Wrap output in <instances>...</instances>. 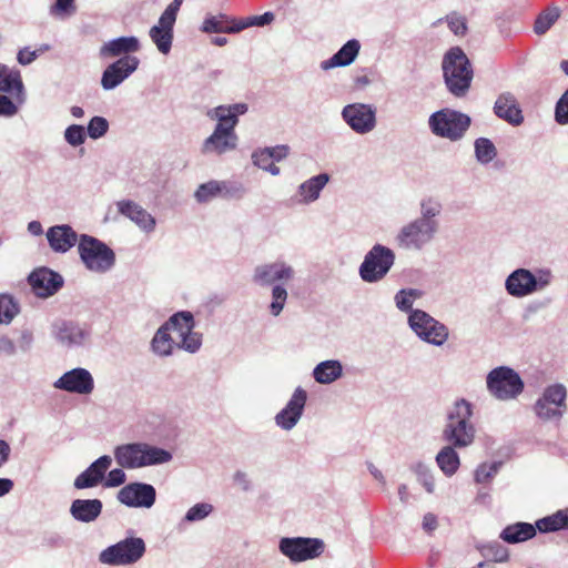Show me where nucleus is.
Returning a JSON list of instances; mask_svg holds the SVG:
<instances>
[{"instance_id": "nucleus-1", "label": "nucleus", "mask_w": 568, "mask_h": 568, "mask_svg": "<svg viewBox=\"0 0 568 568\" xmlns=\"http://www.w3.org/2000/svg\"><path fill=\"white\" fill-rule=\"evenodd\" d=\"M248 111L246 103L221 104L211 108L205 115L216 121L213 132L203 141L201 153L204 155H222L233 151L237 146L239 138L235 128L239 116Z\"/></svg>"}, {"instance_id": "nucleus-2", "label": "nucleus", "mask_w": 568, "mask_h": 568, "mask_svg": "<svg viewBox=\"0 0 568 568\" xmlns=\"http://www.w3.org/2000/svg\"><path fill=\"white\" fill-rule=\"evenodd\" d=\"M470 402L459 398L446 408L442 439L457 448H467L475 443L477 429L471 418Z\"/></svg>"}, {"instance_id": "nucleus-3", "label": "nucleus", "mask_w": 568, "mask_h": 568, "mask_svg": "<svg viewBox=\"0 0 568 568\" xmlns=\"http://www.w3.org/2000/svg\"><path fill=\"white\" fill-rule=\"evenodd\" d=\"M442 70L445 85L456 98L465 97L471 85V63L459 47L450 48L443 57Z\"/></svg>"}, {"instance_id": "nucleus-4", "label": "nucleus", "mask_w": 568, "mask_h": 568, "mask_svg": "<svg viewBox=\"0 0 568 568\" xmlns=\"http://www.w3.org/2000/svg\"><path fill=\"white\" fill-rule=\"evenodd\" d=\"M114 458L124 469H139L170 463L173 456L164 448L136 442L116 446Z\"/></svg>"}, {"instance_id": "nucleus-5", "label": "nucleus", "mask_w": 568, "mask_h": 568, "mask_svg": "<svg viewBox=\"0 0 568 568\" xmlns=\"http://www.w3.org/2000/svg\"><path fill=\"white\" fill-rule=\"evenodd\" d=\"M555 276L550 268L537 267L529 270L518 267L509 273L505 280V290L515 298H523L538 292H544L554 282Z\"/></svg>"}, {"instance_id": "nucleus-6", "label": "nucleus", "mask_w": 568, "mask_h": 568, "mask_svg": "<svg viewBox=\"0 0 568 568\" xmlns=\"http://www.w3.org/2000/svg\"><path fill=\"white\" fill-rule=\"evenodd\" d=\"M78 253L85 270L94 274H105L115 265L114 251L101 240L89 234L80 235Z\"/></svg>"}, {"instance_id": "nucleus-7", "label": "nucleus", "mask_w": 568, "mask_h": 568, "mask_svg": "<svg viewBox=\"0 0 568 568\" xmlns=\"http://www.w3.org/2000/svg\"><path fill=\"white\" fill-rule=\"evenodd\" d=\"M395 252L383 244H374L358 267L361 280L368 284L383 281L395 264Z\"/></svg>"}, {"instance_id": "nucleus-8", "label": "nucleus", "mask_w": 568, "mask_h": 568, "mask_svg": "<svg viewBox=\"0 0 568 568\" xmlns=\"http://www.w3.org/2000/svg\"><path fill=\"white\" fill-rule=\"evenodd\" d=\"M471 123L470 118L453 109H442L430 114L428 125L438 138L456 142L464 138Z\"/></svg>"}, {"instance_id": "nucleus-9", "label": "nucleus", "mask_w": 568, "mask_h": 568, "mask_svg": "<svg viewBox=\"0 0 568 568\" xmlns=\"http://www.w3.org/2000/svg\"><path fill=\"white\" fill-rule=\"evenodd\" d=\"M538 419L558 423L567 412V388L564 384L555 383L542 390L532 406Z\"/></svg>"}, {"instance_id": "nucleus-10", "label": "nucleus", "mask_w": 568, "mask_h": 568, "mask_svg": "<svg viewBox=\"0 0 568 568\" xmlns=\"http://www.w3.org/2000/svg\"><path fill=\"white\" fill-rule=\"evenodd\" d=\"M486 385L488 392L499 400L515 399L525 388L519 374L508 366L491 369L486 377Z\"/></svg>"}, {"instance_id": "nucleus-11", "label": "nucleus", "mask_w": 568, "mask_h": 568, "mask_svg": "<svg viewBox=\"0 0 568 568\" xmlns=\"http://www.w3.org/2000/svg\"><path fill=\"white\" fill-rule=\"evenodd\" d=\"M145 554V542L140 537H129L103 549L99 561L109 566H128L138 562Z\"/></svg>"}, {"instance_id": "nucleus-12", "label": "nucleus", "mask_w": 568, "mask_h": 568, "mask_svg": "<svg viewBox=\"0 0 568 568\" xmlns=\"http://www.w3.org/2000/svg\"><path fill=\"white\" fill-rule=\"evenodd\" d=\"M438 231L436 225H430L416 217L399 229L395 242L400 248L422 251L434 241Z\"/></svg>"}, {"instance_id": "nucleus-13", "label": "nucleus", "mask_w": 568, "mask_h": 568, "mask_svg": "<svg viewBox=\"0 0 568 568\" xmlns=\"http://www.w3.org/2000/svg\"><path fill=\"white\" fill-rule=\"evenodd\" d=\"M169 329L176 334V347L194 354L202 346V334L194 332V316L189 311L173 314L166 322Z\"/></svg>"}, {"instance_id": "nucleus-14", "label": "nucleus", "mask_w": 568, "mask_h": 568, "mask_svg": "<svg viewBox=\"0 0 568 568\" xmlns=\"http://www.w3.org/2000/svg\"><path fill=\"white\" fill-rule=\"evenodd\" d=\"M408 325L422 341L434 346L444 345L449 336L448 328L443 323L422 310L412 311Z\"/></svg>"}, {"instance_id": "nucleus-15", "label": "nucleus", "mask_w": 568, "mask_h": 568, "mask_svg": "<svg viewBox=\"0 0 568 568\" xmlns=\"http://www.w3.org/2000/svg\"><path fill=\"white\" fill-rule=\"evenodd\" d=\"M183 0H172L160 16L158 23L150 31L149 37L162 54L171 51L173 43V29Z\"/></svg>"}, {"instance_id": "nucleus-16", "label": "nucleus", "mask_w": 568, "mask_h": 568, "mask_svg": "<svg viewBox=\"0 0 568 568\" xmlns=\"http://www.w3.org/2000/svg\"><path fill=\"white\" fill-rule=\"evenodd\" d=\"M295 268L283 260L263 263L254 267L252 282L258 286H271L286 284L295 280Z\"/></svg>"}, {"instance_id": "nucleus-17", "label": "nucleus", "mask_w": 568, "mask_h": 568, "mask_svg": "<svg viewBox=\"0 0 568 568\" xmlns=\"http://www.w3.org/2000/svg\"><path fill=\"white\" fill-rule=\"evenodd\" d=\"M51 335L62 347L78 348L85 345L91 336V331L85 324L58 320L51 326Z\"/></svg>"}, {"instance_id": "nucleus-18", "label": "nucleus", "mask_w": 568, "mask_h": 568, "mask_svg": "<svg viewBox=\"0 0 568 568\" xmlns=\"http://www.w3.org/2000/svg\"><path fill=\"white\" fill-rule=\"evenodd\" d=\"M343 121L357 134L372 132L377 124L376 108L367 103L346 104L341 112Z\"/></svg>"}, {"instance_id": "nucleus-19", "label": "nucleus", "mask_w": 568, "mask_h": 568, "mask_svg": "<svg viewBox=\"0 0 568 568\" xmlns=\"http://www.w3.org/2000/svg\"><path fill=\"white\" fill-rule=\"evenodd\" d=\"M278 548L291 561L300 562L318 557L324 550V542L317 538L284 537Z\"/></svg>"}, {"instance_id": "nucleus-20", "label": "nucleus", "mask_w": 568, "mask_h": 568, "mask_svg": "<svg viewBox=\"0 0 568 568\" xmlns=\"http://www.w3.org/2000/svg\"><path fill=\"white\" fill-rule=\"evenodd\" d=\"M116 498L126 507L150 509L155 504L156 490L151 484L134 481L123 486Z\"/></svg>"}, {"instance_id": "nucleus-21", "label": "nucleus", "mask_w": 568, "mask_h": 568, "mask_svg": "<svg viewBox=\"0 0 568 568\" xmlns=\"http://www.w3.org/2000/svg\"><path fill=\"white\" fill-rule=\"evenodd\" d=\"M307 402V392L298 386L294 389L288 402L275 415V425L282 430H292L301 420Z\"/></svg>"}, {"instance_id": "nucleus-22", "label": "nucleus", "mask_w": 568, "mask_h": 568, "mask_svg": "<svg viewBox=\"0 0 568 568\" xmlns=\"http://www.w3.org/2000/svg\"><path fill=\"white\" fill-rule=\"evenodd\" d=\"M139 64L140 60L135 55L119 58L102 72L101 87L106 91L115 89L138 70Z\"/></svg>"}, {"instance_id": "nucleus-23", "label": "nucleus", "mask_w": 568, "mask_h": 568, "mask_svg": "<svg viewBox=\"0 0 568 568\" xmlns=\"http://www.w3.org/2000/svg\"><path fill=\"white\" fill-rule=\"evenodd\" d=\"M53 387L72 394L89 395L94 389V379L88 369L77 367L62 374L53 383Z\"/></svg>"}, {"instance_id": "nucleus-24", "label": "nucleus", "mask_w": 568, "mask_h": 568, "mask_svg": "<svg viewBox=\"0 0 568 568\" xmlns=\"http://www.w3.org/2000/svg\"><path fill=\"white\" fill-rule=\"evenodd\" d=\"M28 281L33 293L42 298L55 294L63 286L64 282L59 273L48 267L37 268L29 275Z\"/></svg>"}, {"instance_id": "nucleus-25", "label": "nucleus", "mask_w": 568, "mask_h": 568, "mask_svg": "<svg viewBox=\"0 0 568 568\" xmlns=\"http://www.w3.org/2000/svg\"><path fill=\"white\" fill-rule=\"evenodd\" d=\"M50 248L54 253L64 254L75 244H79L80 235L69 224H58L48 229L45 233Z\"/></svg>"}, {"instance_id": "nucleus-26", "label": "nucleus", "mask_w": 568, "mask_h": 568, "mask_svg": "<svg viewBox=\"0 0 568 568\" xmlns=\"http://www.w3.org/2000/svg\"><path fill=\"white\" fill-rule=\"evenodd\" d=\"M328 182L329 175L327 173L314 175L298 185L292 200L300 205H310L320 199L321 192Z\"/></svg>"}, {"instance_id": "nucleus-27", "label": "nucleus", "mask_w": 568, "mask_h": 568, "mask_svg": "<svg viewBox=\"0 0 568 568\" xmlns=\"http://www.w3.org/2000/svg\"><path fill=\"white\" fill-rule=\"evenodd\" d=\"M112 465V458L109 455H103L94 460L84 471L77 476L74 479V487L77 489H85L98 486L105 476L106 470Z\"/></svg>"}, {"instance_id": "nucleus-28", "label": "nucleus", "mask_w": 568, "mask_h": 568, "mask_svg": "<svg viewBox=\"0 0 568 568\" xmlns=\"http://www.w3.org/2000/svg\"><path fill=\"white\" fill-rule=\"evenodd\" d=\"M141 50L139 38L134 36L119 37L104 42L99 50L103 59L132 55Z\"/></svg>"}, {"instance_id": "nucleus-29", "label": "nucleus", "mask_w": 568, "mask_h": 568, "mask_svg": "<svg viewBox=\"0 0 568 568\" xmlns=\"http://www.w3.org/2000/svg\"><path fill=\"white\" fill-rule=\"evenodd\" d=\"M494 112L498 118L514 125H519L524 121L517 99L510 92H503L498 95Z\"/></svg>"}, {"instance_id": "nucleus-30", "label": "nucleus", "mask_w": 568, "mask_h": 568, "mask_svg": "<svg viewBox=\"0 0 568 568\" xmlns=\"http://www.w3.org/2000/svg\"><path fill=\"white\" fill-rule=\"evenodd\" d=\"M118 210L121 214L134 222L142 231L151 233L154 231L155 219L141 205L132 201L118 202Z\"/></svg>"}, {"instance_id": "nucleus-31", "label": "nucleus", "mask_w": 568, "mask_h": 568, "mask_svg": "<svg viewBox=\"0 0 568 568\" xmlns=\"http://www.w3.org/2000/svg\"><path fill=\"white\" fill-rule=\"evenodd\" d=\"M103 504L100 499H74L70 505V515L75 521L90 524L102 514Z\"/></svg>"}, {"instance_id": "nucleus-32", "label": "nucleus", "mask_w": 568, "mask_h": 568, "mask_svg": "<svg viewBox=\"0 0 568 568\" xmlns=\"http://www.w3.org/2000/svg\"><path fill=\"white\" fill-rule=\"evenodd\" d=\"M0 92L10 94L18 104L24 102L23 83L19 71L0 64Z\"/></svg>"}, {"instance_id": "nucleus-33", "label": "nucleus", "mask_w": 568, "mask_h": 568, "mask_svg": "<svg viewBox=\"0 0 568 568\" xmlns=\"http://www.w3.org/2000/svg\"><path fill=\"white\" fill-rule=\"evenodd\" d=\"M359 49L361 43L358 40H348L333 57L321 62V69L327 71L333 68L349 65L357 58Z\"/></svg>"}, {"instance_id": "nucleus-34", "label": "nucleus", "mask_w": 568, "mask_h": 568, "mask_svg": "<svg viewBox=\"0 0 568 568\" xmlns=\"http://www.w3.org/2000/svg\"><path fill=\"white\" fill-rule=\"evenodd\" d=\"M314 381L322 385H329L343 376V364L338 359L320 362L312 372Z\"/></svg>"}, {"instance_id": "nucleus-35", "label": "nucleus", "mask_w": 568, "mask_h": 568, "mask_svg": "<svg viewBox=\"0 0 568 568\" xmlns=\"http://www.w3.org/2000/svg\"><path fill=\"white\" fill-rule=\"evenodd\" d=\"M536 524L529 523H515L506 526L499 534V538L507 544H518L529 540L536 536Z\"/></svg>"}, {"instance_id": "nucleus-36", "label": "nucleus", "mask_w": 568, "mask_h": 568, "mask_svg": "<svg viewBox=\"0 0 568 568\" xmlns=\"http://www.w3.org/2000/svg\"><path fill=\"white\" fill-rule=\"evenodd\" d=\"M458 449L453 444H447L437 453L435 460L442 473L447 476H454L460 467Z\"/></svg>"}, {"instance_id": "nucleus-37", "label": "nucleus", "mask_w": 568, "mask_h": 568, "mask_svg": "<svg viewBox=\"0 0 568 568\" xmlns=\"http://www.w3.org/2000/svg\"><path fill=\"white\" fill-rule=\"evenodd\" d=\"M174 347H176V341L171 336V331L164 323L158 328L151 341V351L160 357H166L172 355Z\"/></svg>"}, {"instance_id": "nucleus-38", "label": "nucleus", "mask_w": 568, "mask_h": 568, "mask_svg": "<svg viewBox=\"0 0 568 568\" xmlns=\"http://www.w3.org/2000/svg\"><path fill=\"white\" fill-rule=\"evenodd\" d=\"M443 205L440 201L433 196H425L419 202L420 215L417 217L430 225L439 229L438 217L442 214Z\"/></svg>"}, {"instance_id": "nucleus-39", "label": "nucleus", "mask_w": 568, "mask_h": 568, "mask_svg": "<svg viewBox=\"0 0 568 568\" xmlns=\"http://www.w3.org/2000/svg\"><path fill=\"white\" fill-rule=\"evenodd\" d=\"M536 527L540 532H552L561 529H568V508L538 519Z\"/></svg>"}, {"instance_id": "nucleus-40", "label": "nucleus", "mask_w": 568, "mask_h": 568, "mask_svg": "<svg viewBox=\"0 0 568 568\" xmlns=\"http://www.w3.org/2000/svg\"><path fill=\"white\" fill-rule=\"evenodd\" d=\"M225 189V182L220 181H209L206 183L201 184L195 193L194 197L199 203H206L211 200L215 199L219 195H222Z\"/></svg>"}, {"instance_id": "nucleus-41", "label": "nucleus", "mask_w": 568, "mask_h": 568, "mask_svg": "<svg viewBox=\"0 0 568 568\" xmlns=\"http://www.w3.org/2000/svg\"><path fill=\"white\" fill-rule=\"evenodd\" d=\"M560 11L556 7L547 8L536 18L534 23V31L536 34H545L558 20Z\"/></svg>"}, {"instance_id": "nucleus-42", "label": "nucleus", "mask_w": 568, "mask_h": 568, "mask_svg": "<svg viewBox=\"0 0 568 568\" xmlns=\"http://www.w3.org/2000/svg\"><path fill=\"white\" fill-rule=\"evenodd\" d=\"M481 556L495 562H505L509 558L508 549L498 541H490L477 547Z\"/></svg>"}, {"instance_id": "nucleus-43", "label": "nucleus", "mask_w": 568, "mask_h": 568, "mask_svg": "<svg viewBox=\"0 0 568 568\" xmlns=\"http://www.w3.org/2000/svg\"><path fill=\"white\" fill-rule=\"evenodd\" d=\"M474 146H475L476 160L480 164H488L497 155V150H496L494 143L487 138H478L475 141Z\"/></svg>"}, {"instance_id": "nucleus-44", "label": "nucleus", "mask_w": 568, "mask_h": 568, "mask_svg": "<svg viewBox=\"0 0 568 568\" xmlns=\"http://www.w3.org/2000/svg\"><path fill=\"white\" fill-rule=\"evenodd\" d=\"M423 295L422 291L417 288H404L398 291L395 294L394 301L396 304V307L402 312H409L412 313L413 304L416 300L420 298Z\"/></svg>"}, {"instance_id": "nucleus-45", "label": "nucleus", "mask_w": 568, "mask_h": 568, "mask_svg": "<svg viewBox=\"0 0 568 568\" xmlns=\"http://www.w3.org/2000/svg\"><path fill=\"white\" fill-rule=\"evenodd\" d=\"M271 297L272 301L268 305V311L271 315L277 317L285 307L288 297L287 290L282 284H276L272 287Z\"/></svg>"}, {"instance_id": "nucleus-46", "label": "nucleus", "mask_w": 568, "mask_h": 568, "mask_svg": "<svg viewBox=\"0 0 568 568\" xmlns=\"http://www.w3.org/2000/svg\"><path fill=\"white\" fill-rule=\"evenodd\" d=\"M412 470L417 476V480L423 485L425 490L429 494L435 490V477L428 465L425 463L418 462L412 466Z\"/></svg>"}, {"instance_id": "nucleus-47", "label": "nucleus", "mask_w": 568, "mask_h": 568, "mask_svg": "<svg viewBox=\"0 0 568 568\" xmlns=\"http://www.w3.org/2000/svg\"><path fill=\"white\" fill-rule=\"evenodd\" d=\"M229 17L225 14L207 16L201 27L204 33H227Z\"/></svg>"}, {"instance_id": "nucleus-48", "label": "nucleus", "mask_w": 568, "mask_h": 568, "mask_svg": "<svg viewBox=\"0 0 568 568\" xmlns=\"http://www.w3.org/2000/svg\"><path fill=\"white\" fill-rule=\"evenodd\" d=\"M501 465V462L483 463L478 465L474 474L475 481L477 484L490 481L498 474Z\"/></svg>"}, {"instance_id": "nucleus-49", "label": "nucleus", "mask_w": 568, "mask_h": 568, "mask_svg": "<svg viewBox=\"0 0 568 568\" xmlns=\"http://www.w3.org/2000/svg\"><path fill=\"white\" fill-rule=\"evenodd\" d=\"M19 308L14 300L7 294L0 295V324H10Z\"/></svg>"}, {"instance_id": "nucleus-50", "label": "nucleus", "mask_w": 568, "mask_h": 568, "mask_svg": "<svg viewBox=\"0 0 568 568\" xmlns=\"http://www.w3.org/2000/svg\"><path fill=\"white\" fill-rule=\"evenodd\" d=\"M213 505L210 503H197L187 509L183 517L185 523H196L204 520L213 511Z\"/></svg>"}, {"instance_id": "nucleus-51", "label": "nucleus", "mask_w": 568, "mask_h": 568, "mask_svg": "<svg viewBox=\"0 0 568 568\" xmlns=\"http://www.w3.org/2000/svg\"><path fill=\"white\" fill-rule=\"evenodd\" d=\"M63 136L70 146L78 148L85 142L87 132L84 126L71 124L64 130Z\"/></svg>"}, {"instance_id": "nucleus-52", "label": "nucleus", "mask_w": 568, "mask_h": 568, "mask_svg": "<svg viewBox=\"0 0 568 568\" xmlns=\"http://www.w3.org/2000/svg\"><path fill=\"white\" fill-rule=\"evenodd\" d=\"M109 130V122L103 116H93L88 124L87 135L92 140H98L106 134Z\"/></svg>"}, {"instance_id": "nucleus-53", "label": "nucleus", "mask_w": 568, "mask_h": 568, "mask_svg": "<svg viewBox=\"0 0 568 568\" xmlns=\"http://www.w3.org/2000/svg\"><path fill=\"white\" fill-rule=\"evenodd\" d=\"M49 12L50 16L55 18H68L75 12L74 0H55Z\"/></svg>"}, {"instance_id": "nucleus-54", "label": "nucleus", "mask_w": 568, "mask_h": 568, "mask_svg": "<svg viewBox=\"0 0 568 568\" xmlns=\"http://www.w3.org/2000/svg\"><path fill=\"white\" fill-rule=\"evenodd\" d=\"M555 120L560 125L568 124V89L556 103Z\"/></svg>"}, {"instance_id": "nucleus-55", "label": "nucleus", "mask_w": 568, "mask_h": 568, "mask_svg": "<svg viewBox=\"0 0 568 568\" xmlns=\"http://www.w3.org/2000/svg\"><path fill=\"white\" fill-rule=\"evenodd\" d=\"M14 343L18 352L22 354L29 353L34 343L32 331L29 328L21 329Z\"/></svg>"}, {"instance_id": "nucleus-56", "label": "nucleus", "mask_w": 568, "mask_h": 568, "mask_svg": "<svg viewBox=\"0 0 568 568\" xmlns=\"http://www.w3.org/2000/svg\"><path fill=\"white\" fill-rule=\"evenodd\" d=\"M47 50H49V45L47 44L43 45L39 51L23 48L18 52L17 60L22 65H29L38 58L39 52H44Z\"/></svg>"}, {"instance_id": "nucleus-57", "label": "nucleus", "mask_w": 568, "mask_h": 568, "mask_svg": "<svg viewBox=\"0 0 568 568\" xmlns=\"http://www.w3.org/2000/svg\"><path fill=\"white\" fill-rule=\"evenodd\" d=\"M126 480V475L124 470L121 468H114L109 471L103 485L104 487H118L124 484Z\"/></svg>"}, {"instance_id": "nucleus-58", "label": "nucleus", "mask_w": 568, "mask_h": 568, "mask_svg": "<svg viewBox=\"0 0 568 568\" xmlns=\"http://www.w3.org/2000/svg\"><path fill=\"white\" fill-rule=\"evenodd\" d=\"M251 158H252L253 164L263 171L265 170L267 164H271L273 162V160L268 153V149H266V148L255 150L252 153Z\"/></svg>"}, {"instance_id": "nucleus-59", "label": "nucleus", "mask_w": 568, "mask_h": 568, "mask_svg": "<svg viewBox=\"0 0 568 568\" xmlns=\"http://www.w3.org/2000/svg\"><path fill=\"white\" fill-rule=\"evenodd\" d=\"M447 23L450 31L456 36L465 34L467 27L466 21L463 17L457 14H450L447 17Z\"/></svg>"}, {"instance_id": "nucleus-60", "label": "nucleus", "mask_w": 568, "mask_h": 568, "mask_svg": "<svg viewBox=\"0 0 568 568\" xmlns=\"http://www.w3.org/2000/svg\"><path fill=\"white\" fill-rule=\"evenodd\" d=\"M18 112V105L11 98L0 94V115L13 116Z\"/></svg>"}, {"instance_id": "nucleus-61", "label": "nucleus", "mask_w": 568, "mask_h": 568, "mask_svg": "<svg viewBox=\"0 0 568 568\" xmlns=\"http://www.w3.org/2000/svg\"><path fill=\"white\" fill-rule=\"evenodd\" d=\"M18 353L16 343L7 335L0 336V354L11 357Z\"/></svg>"}, {"instance_id": "nucleus-62", "label": "nucleus", "mask_w": 568, "mask_h": 568, "mask_svg": "<svg viewBox=\"0 0 568 568\" xmlns=\"http://www.w3.org/2000/svg\"><path fill=\"white\" fill-rule=\"evenodd\" d=\"M233 481L243 491H248L252 488V483H251L250 476L244 470H236L233 474Z\"/></svg>"}, {"instance_id": "nucleus-63", "label": "nucleus", "mask_w": 568, "mask_h": 568, "mask_svg": "<svg viewBox=\"0 0 568 568\" xmlns=\"http://www.w3.org/2000/svg\"><path fill=\"white\" fill-rule=\"evenodd\" d=\"M250 28L251 27H264L270 24L274 20L272 12H265L261 16L246 17Z\"/></svg>"}, {"instance_id": "nucleus-64", "label": "nucleus", "mask_w": 568, "mask_h": 568, "mask_svg": "<svg viewBox=\"0 0 568 568\" xmlns=\"http://www.w3.org/2000/svg\"><path fill=\"white\" fill-rule=\"evenodd\" d=\"M268 153L273 161L280 162L288 156L290 148L286 144H278L275 146H267Z\"/></svg>"}]
</instances>
